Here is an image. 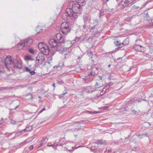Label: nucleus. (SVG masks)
Masks as SVG:
<instances>
[{
    "label": "nucleus",
    "instance_id": "2f4dec72",
    "mask_svg": "<svg viewBox=\"0 0 153 153\" xmlns=\"http://www.w3.org/2000/svg\"><path fill=\"white\" fill-rule=\"evenodd\" d=\"M85 2V0H78V1L77 3L78 4L80 3H84Z\"/></svg>",
    "mask_w": 153,
    "mask_h": 153
},
{
    "label": "nucleus",
    "instance_id": "9b49d317",
    "mask_svg": "<svg viewBox=\"0 0 153 153\" xmlns=\"http://www.w3.org/2000/svg\"><path fill=\"white\" fill-rule=\"evenodd\" d=\"M134 48L136 51L144 52L145 48L141 45H138L134 46Z\"/></svg>",
    "mask_w": 153,
    "mask_h": 153
},
{
    "label": "nucleus",
    "instance_id": "c756f323",
    "mask_svg": "<svg viewBox=\"0 0 153 153\" xmlns=\"http://www.w3.org/2000/svg\"><path fill=\"white\" fill-rule=\"evenodd\" d=\"M9 88H10L7 87H1V88H0V91H2L3 90H4L8 89Z\"/></svg>",
    "mask_w": 153,
    "mask_h": 153
},
{
    "label": "nucleus",
    "instance_id": "13d9d810",
    "mask_svg": "<svg viewBox=\"0 0 153 153\" xmlns=\"http://www.w3.org/2000/svg\"><path fill=\"white\" fill-rule=\"evenodd\" d=\"M83 79H84L85 80H87V79L85 78H84Z\"/></svg>",
    "mask_w": 153,
    "mask_h": 153
},
{
    "label": "nucleus",
    "instance_id": "9d476101",
    "mask_svg": "<svg viewBox=\"0 0 153 153\" xmlns=\"http://www.w3.org/2000/svg\"><path fill=\"white\" fill-rule=\"evenodd\" d=\"M33 42V39L30 38H27L25 39L24 43L25 46H29L32 44Z\"/></svg>",
    "mask_w": 153,
    "mask_h": 153
},
{
    "label": "nucleus",
    "instance_id": "864d4df0",
    "mask_svg": "<svg viewBox=\"0 0 153 153\" xmlns=\"http://www.w3.org/2000/svg\"><path fill=\"white\" fill-rule=\"evenodd\" d=\"M45 110V108H44L42 109V110H43V111Z\"/></svg>",
    "mask_w": 153,
    "mask_h": 153
},
{
    "label": "nucleus",
    "instance_id": "5fc2aeb1",
    "mask_svg": "<svg viewBox=\"0 0 153 153\" xmlns=\"http://www.w3.org/2000/svg\"><path fill=\"white\" fill-rule=\"evenodd\" d=\"M100 79H102V76H100Z\"/></svg>",
    "mask_w": 153,
    "mask_h": 153
},
{
    "label": "nucleus",
    "instance_id": "338daca9",
    "mask_svg": "<svg viewBox=\"0 0 153 153\" xmlns=\"http://www.w3.org/2000/svg\"><path fill=\"white\" fill-rule=\"evenodd\" d=\"M139 8V7H137V8Z\"/></svg>",
    "mask_w": 153,
    "mask_h": 153
},
{
    "label": "nucleus",
    "instance_id": "052dcab7",
    "mask_svg": "<svg viewBox=\"0 0 153 153\" xmlns=\"http://www.w3.org/2000/svg\"><path fill=\"white\" fill-rule=\"evenodd\" d=\"M54 53H55V52H54L53 51V53H52V54L53 55L54 54Z\"/></svg>",
    "mask_w": 153,
    "mask_h": 153
},
{
    "label": "nucleus",
    "instance_id": "58836bf2",
    "mask_svg": "<svg viewBox=\"0 0 153 153\" xmlns=\"http://www.w3.org/2000/svg\"><path fill=\"white\" fill-rule=\"evenodd\" d=\"M20 103L18 105H17L14 108V110H16L17 108L19 106Z\"/></svg>",
    "mask_w": 153,
    "mask_h": 153
},
{
    "label": "nucleus",
    "instance_id": "680f3d73",
    "mask_svg": "<svg viewBox=\"0 0 153 153\" xmlns=\"http://www.w3.org/2000/svg\"><path fill=\"white\" fill-rule=\"evenodd\" d=\"M2 123L1 121L0 120V124H1Z\"/></svg>",
    "mask_w": 153,
    "mask_h": 153
},
{
    "label": "nucleus",
    "instance_id": "a19ab883",
    "mask_svg": "<svg viewBox=\"0 0 153 153\" xmlns=\"http://www.w3.org/2000/svg\"><path fill=\"white\" fill-rule=\"evenodd\" d=\"M27 142L26 141V140H25L24 142H22V143L23 144V145H24L27 143Z\"/></svg>",
    "mask_w": 153,
    "mask_h": 153
},
{
    "label": "nucleus",
    "instance_id": "a878e982",
    "mask_svg": "<svg viewBox=\"0 0 153 153\" xmlns=\"http://www.w3.org/2000/svg\"><path fill=\"white\" fill-rule=\"evenodd\" d=\"M93 22L92 23V24H93L94 25H97L99 22V20L97 19H95L94 20H93Z\"/></svg>",
    "mask_w": 153,
    "mask_h": 153
},
{
    "label": "nucleus",
    "instance_id": "39448f33",
    "mask_svg": "<svg viewBox=\"0 0 153 153\" xmlns=\"http://www.w3.org/2000/svg\"><path fill=\"white\" fill-rule=\"evenodd\" d=\"M43 53L38 54L36 57V63L39 65H41L45 60V58Z\"/></svg>",
    "mask_w": 153,
    "mask_h": 153
},
{
    "label": "nucleus",
    "instance_id": "49530a36",
    "mask_svg": "<svg viewBox=\"0 0 153 153\" xmlns=\"http://www.w3.org/2000/svg\"><path fill=\"white\" fill-rule=\"evenodd\" d=\"M55 83H53V87H54V88H55Z\"/></svg>",
    "mask_w": 153,
    "mask_h": 153
},
{
    "label": "nucleus",
    "instance_id": "5701e85b",
    "mask_svg": "<svg viewBox=\"0 0 153 153\" xmlns=\"http://www.w3.org/2000/svg\"><path fill=\"white\" fill-rule=\"evenodd\" d=\"M89 39V38L88 37V35H86L84 36L81 41L82 42L88 40Z\"/></svg>",
    "mask_w": 153,
    "mask_h": 153
},
{
    "label": "nucleus",
    "instance_id": "6e6d98bb",
    "mask_svg": "<svg viewBox=\"0 0 153 153\" xmlns=\"http://www.w3.org/2000/svg\"><path fill=\"white\" fill-rule=\"evenodd\" d=\"M143 135H145L146 136H147V134H144Z\"/></svg>",
    "mask_w": 153,
    "mask_h": 153
},
{
    "label": "nucleus",
    "instance_id": "aec40b11",
    "mask_svg": "<svg viewBox=\"0 0 153 153\" xmlns=\"http://www.w3.org/2000/svg\"><path fill=\"white\" fill-rule=\"evenodd\" d=\"M83 20L84 22H85L91 23V22L90 18L87 16L84 17Z\"/></svg>",
    "mask_w": 153,
    "mask_h": 153
},
{
    "label": "nucleus",
    "instance_id": "f257e3e1",
    "mask_svg": "<svg viewBox=\"0 0 153 153\" xmlns=\"http://www.w3.org/2000/svg\"><path fill=\"white\" fill-rule=\"evenodd\" d=\"M72 6L71 7L70 6V7L66 9V16L72 19H76L78 17L77 14H80L82 11V7L77 3L72 4Z\"/></svg>",
    "mask_w": 153,
    "mask_h": 153
},
{
    "label": "nucleus",
    "instance_id": "0e129e2a",
    "mask_svg": "<svg viewBox=\"0 0 153 153\" xmlns=\"http://www.w3.org/2000/svg\"><path fill=\"white\" fill-rule=\"evenodd\" d=\"M80 58H81V57H80V56H79L78 57V59H80Z\"/></svg>",
    "mask_w": 153,
    "mask_h": 153
},
{
    "label": "nucleus",
    "instance_id": "7c9ffc66",
    "mask_svg": "<svg viewBox=\"0 0 153 153\" xmlns=\"http://www.w3.org/2000/svg\"><path fill=\"white\" fill-rule=\"evenodd\" d=\"M132 112L134 113V114H135V115H138L139 114L138 112L137 111H135V110H133L132 111Z\"/></svg>",
    "mask_w": 153,
    "mask_h": 153
},
{
    "label": "nucleus",
    "instance_id": "79ce46f5",
    "mask_svg": "<svg viewBox=\"0 0 153 153\" xmlns=\"http://www.w3.org/2000/svg\"><path fill=\"white\" fill-rule=\"evenodd\" d=\"M106 151H108V152H111V149H108V148H106Z\"/></svg>",
    "mask_w": 153,
    "mask_h": 153
},
{
    "label": "nucleus",
    "instance_id": "cd10ccee",
    "mask_svg": "<svg viewBox=\"0 0 153 153\" xmlns=\"http://www.w3.org/2000/svg\"><path fill=\"white\" fill-rule=\"evenodd\" d=\"M98 148L97 146H92L90 147L91 150L94 151L97 149Z\"/></svg>",
    "mask_w": 153,
    "mask_h": 153
},
{
    "label": "nucleus",
    "instance_id": "09e8293b",
    "mask_svg": "<svg viewBox=\"0 0 153 153\" xmlns=\"http://www.w3.org/2000/svg\"><path fill=\"white\" fill-rule=\"evenodd\" d=\"M43 111V110H40L39 112V113H42V112Z\"/></svg>",
    "mask_w": 153,
    "mask_h": 153
},
{
    "label": "nucleus",
    "instance_id": "423d86ee",
    "mask_svg": "<svg viewBox=\"0 0 153 153\" xmlns=\"http://www.w3.org/2000/svg\"><path fill=\"white\" fill-rule=\"evenodd\" d=\"M56 38L58 41V43H60V46L61 43L64 44L66 41V39L64 36H62L60 33H57L56 35Z\"/></svg>",
    "mask_w": 153,
    "mask_h": 153
},
{
    "label": "nucleus",
    "instance_id": "4be33fe9",
    "mask_svg": "<svg viewBox=\"0 0 153 153\" xmlns=\"http://www.w3.org/2000/svg\"><path fill=\"white\" fill-rule=\"evenodd\" d=\"M25 59L27 60L33 61L34 60L33 58L31 57V56L26 55L25 56Z\"/></svg>",
    "mask_w": 153,
    "mask_h": 153
},
{
    "label": "nucleus",
    "instance_id": "a18cd8bd",
    "mask_svg": "<svg viewBox=\"0 0 153 153\" xmlns=\"http://www.w3.org/2000/svg\"><path fill=\"white\" fill-rule=\"evenodd\" d=\"M98 85L99 84H98V83L97 82H96V83L95 84V86H98Z\"/></svg>",
    "mask_w": 153,
    "mask_h": 153
},
{
    "label": "nucleus",
    "instance_id": "dca6fc26",
    "mask_svg": "<svg viewBox=\"0 0 153 153\" xmlns=\"http://www.w3.org/2000/svg\"><path fill=\"white\" fill-rule=\"evenodd\" d=\"M95 143L96 144L98 145H102L106 144V142L105 141L99 140L96 141Z\"/></svg>",
    "mask_w": 153,
    "mask_h": 153
},
{
    "label": "nucleus",
    "instance_id": "c03bdc74",
    "mask_svg": "<svg viewBox=\"0 0 153 153\" xmlns=\"http://www.w3.org/2000/svg\"><path fill=\"white\" fill-rule=\"evenodd\" d=\"M1 58H0V71H1Z\"/></svg>",
    "mask_w": 153,
    "mask_h": 153
},
{
    "label": "nucleus",
    "instance_id": "8fccbe9b",
    "mask_svg": "<svg viewBox=\"0 0 153 153\" xmlns=\"http://www.w3.org/2000/svg\"><path fill=\"white\" fill-rule=\"evenodd\" d=\"M95 28V26H94L91 28V29H94Z\"/></svg>",
    "mask_w": 153,
    "mask_h": 153
},
{
    "label": "nucleus",
    "instance_id": "37998d69",
    "mask_svg": "<svg viewBox=\"0 0 153 153\" xmlns=\"http://www.w3.org/2000/svg\"><path fill=\"white\" fill-rule=\"evenodd\" d=\"M109 0H103V1L105 3H106V2L108 1Z\"/></svg>",
    "mask_w": 153,
    "mask_h": 153
},
{
    "label": "nucleus",
    "instance_id": "2eb2a0df",
    "mask_svg": "<svg viewBox=\"0 0 153 153\" xmlns=\"http://www.w3.org/2000/svg\"><path fill=\"white\" fill-rule=\"evenodd\" d=\"M25 45L24 42L19 43L17 45V48L19 50L22 49Z\"/></svg>",
    "mask_w": 153,
    "mask_h": 153
},
{
    "label": "nucleus",
    "instance_id": "1a4fd4ad",
    "mask_svg": "<svg viewBox=\"0 0 153 153\" xmlns=\"http://www.w3.org/2000/svg\"><path fill=\"white\" fill-rule=\"evenodd\" d=\"M62 140H63V139H62ZM61 139L59 140V143H55L51 145H48V146L49 147H52L55 150H56L57 149L56 147L57 146H62L63 145L65 144V143H62L61 142Z\"/></svg>",
    "mask_w": 153,
    "mask_h": 153
},
{
    "label": "nucleus",
    "instance_id": "bf43d9fd",
    "mask_svg": "<svg viewBox=\"0 0 153 153\" xmlns=\"http://www.w3.org/2000/svg\"><path fill=\"white\" fill-rule=\"evenodd\" d=\"M147 123L149 125H151V124L150 123L147 122Z\"/></svg>",
    "mask_w": 153,
    "mask_h": 153
},
{
    "label": "nucleus",
    "instance_id": "c85d7f7f",
    "mask_svg": "<svg viewBox=\"0 0 153 153\" xmlns=\"http://www.w3.org/2000/svg\"><path fill=\"white\" fill-rule=\"evenodd\" d=\"M64 66V64L63 63L62 64V66H60L59 65H56L54 66V68H58L59 67H60L61 68H62L63 66Z\"/></svg>",
    "mask_w": 153,
    "mask_h": 153
},
{
    "label": "nucleus",
    "instance_id": "de8ad7c7",
    "mask_svg": "<svg viewBox=\"0 0 153 153\" xmlns=\"http://www.w3.org/2000/svg\"><path fill=\"white\" fill-rule=\"evenodd\" d=\"M86 121L85 120H83L82 121H80V122H85Z\"/></svg>",
    "mask_w": 153,
    "mask_h": 153
},
{
    "label": "nucleus",
    "instance_id": "6e6552de",
    "mask_svg": "<svg viewBox=\"0 0 153 153\" xmlns=\"http://www.w3.org/2000/svg\"><path fill=\"white\" fill-rule=\"evenodd\" d=\"M150 9L148 8L146 10H145L144 12V13L143 14V19L144 20L146 21H150L151 20H152L148 14V12H147L148 10H149Z\"/></svg>",
    "mask_w": 153,
    "mask_h": 153
},
{
    "label": "nucleus",
    "instance_id": "bb28decb",
    "mask_svg": "<svg viewBox=\"0 0 153 153\" xmlns=\"http://www.w3.org/2000/svg\"><path fill=\"white\" fill-rule=\"evenodd\" d=\"M39 30H42L43 29L40 27L38 26L36 28V31L37 32V33H40V31Z\"/></svg>",
    "mask_w": 153,
    "mask_h": 153
},
{
    "label": "nucleus",
    "instance_id": "69168bd1",
    "mask_svg": "<svg viewBox=\"0 0 153 153\" xmlns=\"http://www.w3.org/2000/svg\"><path fill=\"white\" fill-rule=\"evenodd\" d=\"M90 53H91V54H92V52H90Z\"/></svg>",
    "mask_w": 153,
    "mask_h": 153
},
{
    "label": "nucleus",
    "instance_id": "ea45409f",
    "mask_svg": "<svg viewBox=\"0 0 153 153\" xmlns=\"http://www.w3.org/2000/svg\"><path fill=\"white\" fill-rule=\"evenodd\" d=\"M129 3V1L128 0H126L124 1V3L125 4H127Z\"/></svg>",
    "mask_w": 153,
    "mask_h": 153
},
{
    "label": "nucleus",
    "instance_id": "a211bd4d",
    "mask_svg": "<svg viewBox=\"0 0 153 153\" xmlns=\"http://www.w3.org/2000/svg\"><path fill=\"white\" fill-rule=\"evenodd\" d=\"M47 141V138L45 137L43 138L42 140H41L40 145L39 147L42 146L43 144H45Z\"/></svg>",
    "mask_w": 153,
    "mask_h": 153
},
{
    "label": "nucleus",
    "instance_id": "72a5a7b5",
    "mask_svg": "<svg viewBox=\"0 0 153 153\" xmlns=\"http://www.w3.org/2000/svg\"><path fill=\"white\" fill-rule=\"evenodd\" d=\"M81 39V38L80 37H76L75 38V41L76 42H78Z\"/></svg>",
    "mask_w": 153,
    "mask_h": 153
},
{
    "label": "nucleus",
    "instance_id": "b1692460",
    "mask_svg": "<svg viewBox=\"0 0 153 153\" xmlns=\"http://www.w3.org/2000/svg\"><path fill=\"white\" fill-rule=\"evenodd\" d=\"M52 59H53V58H52V56H49L48 57V60H47L48 63L49 64H50L52 62Z\"/></svg>",
    "mask_w": 153,
    "mask_h": 153
},
{
    "label": "nucleus",
    "instance_id": "393cba45",
    "mask_svg": "<svg viewBox=\"0 0 153 153\" xmlns=\"http://www.w3.org/2000/svg\"><path fill=\"white\" fill-rule=\"evenodd\" d=\"M29 52L30 53L34 54L35 53L33 49L32 48H29L28 49Z\"/></svg>",
    "mask_w": 153,
    "mask_h": 153
},
{
    "label": "nucleus",
    "instance_id": "603ef678",
    "mask_svg": "<svg viewBox=\"0 0 153 153\" xmlns=\"http://www.w3.org/2000/svg\"><path fill=\"white\" fill-rule=\"evenodd\" d=\"M62 95H61V96H59V98H61L62 97Z\"/></svg>",
    "mask_w": 153,
    "mask_h": 153
},
{
    "label": "nucleus",
    "instance_id": "ddd939ff",
    "mask_svg": "<svg viewBox=\"0 0 153 153\" xmlns=\"http://www.w3.org/2000/svg\"><path fill=\"white\" fill-rule=\"evenodd\" d=\"M114 43L115 46L117 47L118 48H122L125 45L123 42L121 43L120 41H117L114 42Z\"/></svg>",
    "mask_w": 153,
    "mask_h": 153
},
{
    "label": "nucleus",
    "instance_id": "473e14b6",
    "mask_svg": "<svg viewBox=\"0 0 153 153\" xmlns=\"http://www.w3.org/2000/svg\"><path fill=\"white\" fill-rule=\"evenodd\" d=\"M108 89H105V87L103 88V90L101 91L100 93H101L102 92H104V93H105L107 91V90Z\"/></svg>",
    "mask_w": 153,
    "mask_h": 153
},
{
    "label": "nucleus",
    "instance_id": "412c9836",
    "mask_svg": "<svg viewBox=\"0 0 153 153\" xmlns=\"http://www.w3.org/2000/svg\"><path fill=\"white\" fill-rule=\"evenodd\" d=\"M136 16H137V15H133L132 16H130L126 19V21L127 22H129L131 21V20L133 18H134L136 17Z\"/></svg>",
    "mask_w": 153,
    "mask_h": 153
},
{
    "label": "nucleus",
    "instance_id": "f03ea898",
    "mask_svg": "<svg viewBox=\"0 0 153 153\" xmlns=\"http://www.w3.org/2000/svg\"><path fill=\"white\" fill-rule=\"evenodd\" d=\"M48 43L51 48H55L56 47L57 51H58L60 53H62L64 51L63 46L61 47L60 43H58L56 40L54 39H50L48 41Z\"/></svg>",
    "mask_w": 153,
    "mask_h": 153
},
{
    "label": "nucleus",
    "instance_id": "0eeeda50",
    "mask_svg": "<svg viewBox=\"0 0 153 153\" xmlns=\"http://www.w3.org/2000/svg\"><path fill=\"white\" fill-rule=\"evenodd\" d=\"M5 65L7 68H8V65L13 64L14 60L13 61L11 56H7L5 59Z\"/></svg>",
    "mask_w": 153,
    "mask_h": 153
},
{
    "label": "nucleus",
    "instance_id": "e433bc0d",
    "mask_svg": "<svg viewBox=\"0 0 153 153\" xmlns=\"http://www.w3.org/2000/svg\"><path fill=\"white\" fill-rule=\"evenodd\" d=\"M34 146L33 145H32L31 146H30L29 147V149L31 150H32Z\"/></svg>",
    "mask_w": 153,
    "mask_h": 153
},
{
    "label": "nucleus",
    "instance_id": "4468645a",
    "mask_svg": "<svg viewBox=\"0 0 153 153\" xmlns=\"http://www.w3.org/2000/svg\"><path fill=\"white\" fill-rule=\"evenodd\" d=\"M33 128L32 126H29L26 127L25 129L22 130L19 132L20 133H22L23 132L26 131L28 132L30 131Z\"/></svg>",
    "mask_w": 153,
    "mask_h": 153
},
{
    "label": "nucleus",
    "instance_id": "f8f14e48",
    "mask_svg": "<svg viewBox=\"0 0 153 153\" xmlns=\"http://www.w3.org/2000/svg\"><path fill=\"white\" fill-rule=\"evenodd\" d=\"M14 65L13 67L15 68L20 69L22 67V65L16 59H14V62L13 64Z\"/></svg>",
    "mask_w": 153,
    "mask_h": 153
},
{
    "label": "nucleus",
    "instance_id": "4c0bfd02",
    "mask_svg": "<svg viewBox=\"0 0 153 153\" xmlns=\"http://www.w3.org/2000/svg\"><path fill=\"white\" fill-rule=\"evenodd\" d=\"M124 109L125 111H127L128 110V108L127 107H126L124 108Z\"/></svg>",
    "mask_w": 153,
    "mask_h": 153
},
{
    "label": "nucleus",
    "instance_id": "6ab92c4d",
    "mask_svg": "<svg viewBox=\"0 0 153 153\" xmlns=\"http://www.w3.org/2000/svg\"><path fill=\"white\" fill-rule=\"evenodd\" d=\"M113 83L110 82L107 84L105 86V89H108L110 88H112V86L113 85Z\"/></svg>",
    "mask_w": 153,
    "mask_h": 153
},
{
    "label": "nucleus",
    "instance_id": "f3484780",
    "mask_svg": "<svg viewBox=\"0 0 153 153\" xmlns=\"http://www.w3.org/2000/svg\"><path fill=\"white\" fill-rule=\"evenodd\" d=\"M25 70L26 72H29L31 75H34L36 74L34 71H31L28 67H25Z\"/></svg>",
    "mask_w": 153,
    "mask_h": 153
},
{
    "label": "nucleus",
    "instance_id": "7ed1b4c3",
    "mask_svg": "<svg viewBox=\"0 0 153 153\" xmlns=\"http://www.w3.org/2000/svg\"><path fill=\"white\" fill-rule=\"evenodd\" d=\"M39 48L41 51L46 55H48L50 50L48 46L43 42L39 43L38 45Z\"/></svg>",
    "mask_w": 153,
    "mask_h": 153
},
{
    "label": "nucleus",
    "instance_id": "e2e57ef3",
    "mask_svg": "<svg viewBox=\"0 0 153 153\" xmlns=\"http://www.w3.org/2000/svg\"><path fill=\"white\" fill-rule=\"evenodd\" d=\"M143 100L144 101H147V100H146V99H143Z\"/></svg>",
    "mask_w": 153,
    "mask_h": 153
},
{
    "label": "nucleus",
    "instance_id": "3c124183",
    "mask_svg": "<svg viewBox=\"0 0 153 153\" xmlns=\"http://www.w3.org/2000/svg\"><path fill=\"white\" fill-rule=\"evenodd\" d=\"M104 94V92H102V93H101V95H103Z\"/></svg>",
    "mask_w": 153,
    "mask_h": 153
},
{
    "label": "nucleus",
    "instance_id": "c9c22d12",
    "mask_svg": "<svg viewBox=\"0 0 153 153\" xmlns=\"http://www.w3.org/2000/svg\"><path fill=\"white\" fill-rule=\"evenodd\" d=\"M67 92V91L66 90H65L63 92V93L62 94V95H65L66 93Z\"/></svg>",
    "mask_w": 153,
    "mask_h": 153
},
{
    "label": "nucleus",
    "instance_id": "20e7f679",
    "mask_svg": "<svg viewBox=\"0 0 153 153\" xmlns=\"http://www.w3.org/2000/svg\"><path fill=\"white\" fill-rule=\"evenodd\" d=\"M60 29L63 33L67 34L70 31L71 28L68 22H64L61 25Z\"/></svg>",
    "mask_w": 153,
    "mask_h": 153
},
{
    "label": "nucleus",
    "instance_id": "f704fd0d",
    "mask_svg": "<svg viewBox=\"0 0 153 153\" xmlns=\"http://www.w3.org/2000/svg\"><path fill=\"white\" fill-rule=\"evenodd\" d=\"M95 75V73L93 72L92 71L90 72V75L92 76H94Z\"/></svg>",
    "mask_w": 153,
    "mask_h": 153
},
{
    "label": "nucleus",
    "instance_id": "4d7b16f0",
    "mask_svg": "<svg viewBox=\"0 0 153 153\" xmlns=\"http://www.w3.org/2000/svg\"><path fill=\"white\" fill-rule=\"evenodd\" d=\"M111 65L110 64H109V65H108V67H110V66H111Z\"/></svg>",
    "mask_w": 153,
    "mask_h": 153
},
{
    "label": "nucleus",
    "instance_id": "774afa93",
    "mask_svg": "<svg viewBox=\"0 0 153 153\" xmlns=\"http://www.w3.org/2000/svg\"><path fill=\"white\" fill-rule=\"evenodd\" d=\"M152 96L153 97V94L152 95Z\"/></svg>",
    "mask_w": 153,
    "mask_h": 153
}]
</instances>
